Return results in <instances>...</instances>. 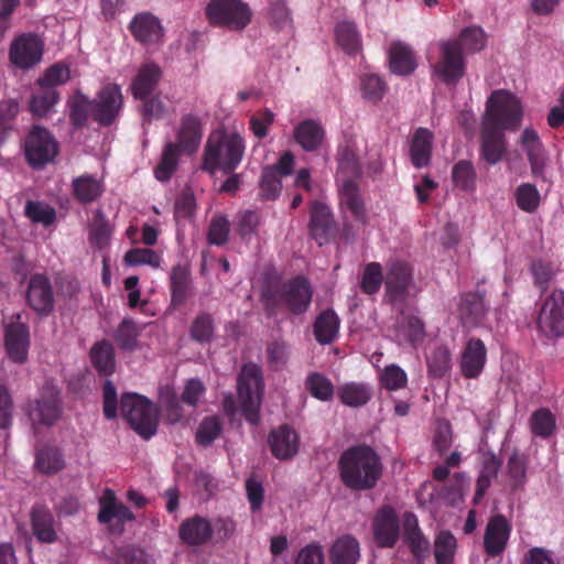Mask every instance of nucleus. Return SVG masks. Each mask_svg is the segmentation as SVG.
<instances>
[{
    "label": "nucleus",
    "mask_w": 564,
    "mask_h": 564,
    "mask_svg": "<svg viewBox=\"0 0 564 564\" xmlns=\"http://www.w3.org/2000/svg\"><path fill=\"white\" fill-rule=\"evenodd\" d=\"M338 468L344 485L358 491L375 488L382 475L381 459L368 445L347 448L340 455Z\"/></svg>",
    "instance_id": "obj_2"
},
{
    "label": "nucleus",
    "mask_w": 564,
    "mask_h": 564,
    "mask_svg": "<svg viewBox=\"0 0 564 564\" xmlns=\"http://www.w3.org/2000/svg\"><path fill=\"white\" fill-rule=\"evenodd\" d=\"M124 262L128 265H141L149 264L153 268H159L161 258L160 256L152 249L149 248H134L129 250L124 254Z\"/></svg>",
    "instance_id": "obj_64"
},
{
    "label": "nucleus",
    "mask_w": 564,
    "mask_h": 564,
    "mask_svg": "<svg viewBox=\"0 0 564 564\" xmlns=\"http://www.w3.org/2000/svg\"><path fill=\"white\" fill-rule=\"evenodd\" d=\"M4 348L11 361L24 364L28 360L30 348L29 326L19 321L4 326Z\"/></svg>",
    "instance_id": "obj_16"
},
{
    "label": "nucleus",
    "mask_w": 564,
    "mask_h": 564,
    "mask_svg": "<svg viewBox=\"0 0 564 564\" xmlns=\"http://www.w3.org/2000/svg\"><path fill=\"white\" fill-rule=\"evenodd\" d=\"M260 217L254 210H245L237 215V232L245 241H250L256 235Z\"/></svg>",
    "instance_id": "obj_63"
},
{
    "label": "nucleus",
    "mask_w": 564,
    "mask_h": 564,
    "mask_svg": "<svg viewBox=\"0 0 564 564\" xmlns=\"http://www.w3.org/2000/svg\"><path fill=\"white\" fill-rule=\"evenodd\" d=\"M90 360L99 375L111 376L116 368L115 349L111 343L106 339L95 343L90 349Z\"/></svg>",
    "instance_id": "obj_39"
},
{
    "label": "nucleus",
    "mask_w": 564,
    "mask_h": 564,
    "mask_svg": "<svg viewBox=\"0 0 564 564\" xmlns=\"http://www.w3.org/2000/svg\"><path fill=\"white\" fill-rule=\"evenodd\" d=\"M70 79V68L67 63L57 62L47 67L36 80L39 87L55 88Z\"/></svg>",
    "instance_id": "obj_52"
},
{
    "label": "nucleus",
    "mask_w": 564,
    "mask_h": 564,
    "mask_svg": "<svg viewBox=\"0 0 564 564\" xmlns=\"http://www.w3.org/2000/svg\"><path fill=\"white\" fill-rule=\"evenodd\" d=\"M458 42L465 54H475L486 46V34L479 26H468L462 30L458 37L451 39Z\"/></svg>",
    "instance_id": "obj_51"
},
{
    "label": "nucleus",
    "mask_w": 564,
    "mask_h": 564,
    "mask_svg": "<svg viewBox=\"0 0 564 564\" xmlns=\"http://www.w3.org/2000/svg\"><path fill=\"white\" fill-rule=\"evenodd\" d=\"M434 135L426 128H417L410 143V160L416 169L425 167L431 162Z\"/></svg>",
    "instance_id": "obj_29"
},
{
    "label": "nucleus",
    "mask_w": 564,
    "mask_h": 564,
    "mask_svg": "<svg viewBox=\"0 0 564 564\" xmlns=\"http://www.w3.org/2000/svg\"><path fill=\"white\" fill-rule=\"evenodd\" d=\"M332 564H356L359 558V543L351 535L338 538L330 551Z\"/></svg>",
    "instance_id": "obj_41"
},
{
    "label": "nucleus",
    "mask_w": 564,
    "mask_h": 564,
    "mask_svg": "<svg viewBox=\"0 0 564 564\" xmlns=\"http://www.w3.org/2000/svg\"><path fill=\"white\" fill-rule=\"evenodd\" d=\"M373 538L379 547H393L400 538V519L391 506L376 511L372 520Z\"/></svg>",
    "instance_id": "obj_14"
},
{
    "label": "nucleus",
    "mask_w": 564,
    "mask_h": 564,
    "mask_svg": "<svg viewBox=\"0 0 564 564\" xmlns=\"http://www.w3.org/2000/svg\"><path fill=\"white\" fill-rule=\"evenodd\" d=\"M338 174L343 180H355L360 175L358 158L352 149L344 147L338 150Z\"/></svg>",
    "instance_id": "obj_58"
},
{
    "label": "nucleus",
    "mask_w": 564,
    "mask_h": 564,
    "mask_svg": "<svg viewBox=\"0 0 564 564\" xmlns=\"http://www.w3.org/2000/svg\"><path fill=\"white\" fill-rule=\"evenodd\" d=\"M339 202L341 208L350 212L351 216L361 223H366L367 214L364 200L360 195L356 180H343L339 189Z\"/></svg>",
    "instance_id": "obj_31"
},
{
    "label": "nucleus",
    "mask_w": 564,
    "mask_h": 564,
    "mask_svg": "<svg viewBox=\"0 0 564 564\" xmlns=\"http://www.w3.org/2000/svg\"><path fill=\"white\" fill-rule=\"evenodd\" d=\"M212 522L199 514L186 518L178 528V538L189 546H202L212 539Z\"/></svg>",
    "instance_id": "obj_23"
},
{
    "label": "nucleus",
    "mask_w": 564,
    "mask_h": 564,
    "mask_svg": "<svg viewBox=\"0 0 564 564\" xmlns=\"http://www.w3.org/2000/svg\"><path fill=\"white\" fill-rule=\"evenodd\" d=\"M185 151L175 141L167 142L161 153L160 161L154 169V176L160 182H169L175 173L180 159Z\"/></svg>",
    "instance_id": "obj_37"
},
{
    "label": "nucleus",
    "mask_w": 564,
    "mask_h": 564,
    "mask_svg": "<svg viewBox=\"0 0 564 564\" xmlns=\"http://www.w3.org/2000/svg\"><path fill=\"white\" fill-rule=\"evenodd\" d=\"M338 397L345 405L359 408L371 400L372 389L365 382H347L339 387Z\"/></svg>",
    "instance_id": "obj_42"
},
{
    "label": "nucleus",
    "mask_w": 564,
    "mask_h": 564,
    "mask_svg": "<svg viewBox=\"0 0 564 564\" xmlns=\"http://www.w3.org/2000/svg\"><path fill=\"white\" fill-rule=\"evenodd\" d=\"M440 56L433 66L434 74L446 85H456L466 73L465 53L458 42L442 40L438 43Z\"/></svg>",
    "instance_id": "obj_8"
},
{
    "label": "nucleus",
    "mask_w": 564,
    "mask_h": 564,
    "mask_svg": "<svg viewBox=\"0 0 564 564\" xmlns=\"http://www.w3.org/2000/svg\"><path fill=\"white\" fill-rule=\"evenodd\" d=\"M403 541L410 549L416 564H423L430 555V541L419 527L417 517L405 512L402 518Z\"/></svg>",
    "instance_id": "obj_18"
},
{
    "label": "nucleus",
    "mask_w": 564,
    "mask_h": 564,
    "mask_svg": "<svg viewBox=\"0 0 564 564\" xmlns=\"http://www.w3.org/2000/svg\"><path fill=\"white\" fill-rule=\"evenodd\" d=\"M280 177L275 167H263L260 180V193L263 198L274 199L278 197L282 188Z\"/></svg>",
    "instance_id": "obj_61"
},
{
    "label": "nucleus",
    "mask_w": 564,
    "mask_h": 564,
    "mask_svg": "<svg viewBox=\"0 0 564 564\" xmlns=\"http://www.w3.org/2000/svg\"><path fill=\"white\" fill-rule=\"evenodd\" d=\"M487 361V348L484 341L473 337L467 343L462 352L459 368L463 377L467 379L478 378Z\"/></svg>",
    "instance_id": "obj_20"
},
{
    "label": "nucleus",
    "mask_w": 564,
    "mask_h": 564,
    "mask_svg": "<svg viewBox=\"0 0 564 564\" xmlns=\"http://www.w3.org/2000/svg\"><path fill=\"white\" fill-rule=\"evenodd\" d=\"M529 271L533 278V284L541 293H544L550 288V283L556 274V268L550 260L535 258L530 262Z\"/></svg>",
    "instance_id": "obj_45"
},
{
    "label": "nucleus",
    "mask_w": 564,
    "mask_h": 564,
    "mask_svg": "<svg viewBox=\"0 0 564 564\" xmlns=\"http://www.w3.org/2000/svg\"><path fill=\"white\" fill-rule=\"evenodd\" d=\"M306 391L315 399L322 402H328L333 399L335 388L329 378L321 372H311L305 379Z\"/></svg>",
    "instance_id": "obj_47"
},
{
    "label": "nucleus",
    "mask_w": 564,
    "mask_h": 564,
    "mask_svg": "<svg viewBox=\"0 0 564 564\" xmlns=\"http://www.w3.org/2000/svg\"><path fill=\"white\" fill-rule=\"evenodd\" d=\"M215 334L214 318L210 313L202 312L192 322L191 338L198 343H209Z\"/></svg>",
    "instance_id": "obj_54"
},
{
    "label": "nucleus",
    "mask_w": 564,
    "mask_h": 564,
    "mask_svg": "<svg viewBox=\"0 0 564 564\" xmlns=\"http://www.w3.org/2000/svg\"><path fill=\"white\" fill-rule=\"evenodd\" d=\"M159 401L166 412L169 423H180L183 420L184 403L172 387H160Z\"/></svg>",
    "instance_id": "obj_46"
},
{
    "label": "nucleus",
    "mask_w": 564,
    "mask_h": 564,
    "mask_svg": "<svg viewBox=\"0 0 564 564\" xmlns=\"http://www.w3.org/2000/svg\"><path fill=\"white\" fill-rule=\"evenodd\" d=\"M23 153L32 169L42 170L58 155L59 144L48 129L35 124L24 138Z\"/></svg>",
    "instance_id": "obj_6"
},
{
    "label": "nucleus",
    "mask_w": 564,
    "mask_h": 564,
    "mask_svg": "<svg viewBox=\"0 0 564 564\" xmlns=\"http://www.w3.org/2000/svg\"><path fill=\"white\" fill-rule=\"evenodd\" d=\"M520 142L527 152L532 173H541L544 166V154L538 132L532 128H525L521 134Z\"/></svg>",
    "instance_id": "obj_40"
},
{
    "label": "nucleus",
    "mask_w": 564,
    "mask_h": 564,
    "mask_svg": "<svg viewBox=\"0 0 564 564\" xmlns=\"http://www.w3.org/2000/svg\"><path fill=\"white\" fill-rule=\"evenodd\" d=\"M293 138L304 151L315 152L322 148L326 131L318 121L305 119L294 127Z\"/></svg>",
    "instance_id": "obj_25"
},
{
    "label": "nucleus",
    "mask_w": 564,
    "mask_h": 564,
    "mask_svg": "<svg viewBox=\"0 0 564 564\" xmlns=\"http://www.w3.org/2000/svg\"><path fill=\"white\" fill-rule=\"evenodd\" d=\"M205 14L212 25L243 30L251 21V10L241 0H210Z\"/></svg>",
    "instance_id": "obj_7"
},
{
    "label": "nucleus",
    "mask_w": 564,
    "mask_h": 564,
    "mask_svg": "<svg viewBox=\"0 0 564 564\" xmlns=\"http://www.w3.org/2000/svg\"><path fill=\"white\" fill-rule=\"evenodd\" d=\"M61 415L58 391L53 387L45 388L39 400L30 405L29 416L32 423H55Z\"/></svg>",
    "instance_id": "obj_22"
},
{
    "label": "nucleus",
    "mask_w": 564,
    "mask_h": 564,
    "mask_svg": "<svg viewBox=\"0 0 564 564\" xmlns=\"http://www.w3.org/2000/svg\"><path fill=\"white\" fill-rule=\"evenodd\" d=\"M538 328L547 337L564 334V291L554 290L542 303L536 319Z\"/></svg>",
    "instance_id": "obj_10"
},
{
    "label": "nucleus",
    "mask_w": 564,
    "mask_h": 564,
    "mask_svg": "<svg viewBox=\"0 0 564 564\" xmlns=\"http://www.w3.org/2000/svg\"><path fill=\"white\" fill-rule=\"evenodd\" d=\"M25 299L28 305L40 316L50 315L55 305L54 292L51 280L42 273L31 275Z\"/></svg>",
    "instance_id": "obj_13"
},
{
    "label": "nucleus",
    "mask_w": 564,
    "mask_h": 564,
    "mask_svg": "<svg viewBox=\"0 0 564 564\" xmlns=\"http://www.w3.org/2000/svg\"><path fill=\"white\" fill-rule=\"evenodd\" d=\"M313 299V289L307 278L296 275L280 285H271L262 291L261 301L268 317L280 311L293 315L306 313Z\"/></svg>",
    "instance_id": "obj_3"
},
{
    "label": "nucleus",
    "mask_w": 564,
    "mask_h": 564,
    "mask_svg": "<svg viewBox=\"0 0 564 564\" xmlns=\"http://www.w3.org/2000/svg\"><path fill=\"white\" fill-rule=\"evenodd\" d=\"M162 77V70L154 62L144 63L131 83V93L135 99L152 95Z\"/></svg>",
    "instance_id": "obj_27"
},
{
    "label": "nucleus",
    "mask_w": 564,
    "mask_h": 564,
    "mask_svg": "<svg viewBox=\"0 0 564 564\" xmlns=\"http://www.w3.org/2000/svg\"><path fill=\"white\" fill-rule=\"evenodd\" d=\"M94 101L77 91L69 100V120L76 128L84 127L89 116H93Z\"/></svg>",
    "instance_id": "obj_49"
},
{
    "label": "nucleus",
    "mask_w": 564,
    "mask_h": 564,
    "mask_svg": "<svg viewBox=\"0 0 564 564\" xmlns=\"http://www.w3.org/2000/svg\"><path fill=\"white\" fill-rule=\"evenodd\" d=\"M119 408L127 423H159L160 421V405L135 392L122 393Z\"/></svg>",
    "instance_id": "obj_9"
},
{
    "label": "nucleus",
    "mask_w": 564,
    "mask_h": 564,
    "mask_svg": "<svg viewBox=\"0 0 564 564\" xmlns=\"http://www.w3.org/2000/svg\"><path fill=\"white\" fill-rule=\"evenodd\" d=\"M113 519H117L119 522L124 523L134 520V514L126 505L117 501V498L112 490L107 489L100 501L98 521L100 523H109Z\"/></svg>",
    "instance_id": "obj_34"
},
{
    "label": "nucleus",
    "mask_w": 564,
    "mask_h": 564,
    "mask_svg": "<svg viewBox=\"0 0 564 564\" xmlns=\"http://www.w3.org/2000/svg\"><path fill=\"white\" fill-rule=\"evenodd\" d=\"M264 383L262 369L253 362L245 364L237 378L238 402L249 423H257Z\"/></svg>",
    "instance_id": "obj_5"
},
{
    "label": "nucleus",
    "mask_w": 564,
    "mask_h": 564,
    "mask_svg": "<svg viewBox=\"0 0 564 564\" xmlns=\"http://www.w3.org/2000/svg\"><path fill=\"white\" fill-rule=\"evenodd\" d=\"M360 90L365 100L378 104L386 95L388 86L379 75L366 74L360 78Z\"/></svg>",
    "instance_id": "obj_53"
},
{
    "label": "nucleus",
    "mask_w": 564,
    "mask_h": 564,
    "mask_svg": "<svg viewBox=\"0 0 564 564\" xmlns=\"http://www.w3.org/2000/svg\"><path fill=\"white\" fill-rule=\"evenodd\" d=\"M398 333L400 340L410 344L422 341L425 336L424 323L415 315H404L398 322Z\"/></svg>",
    "instance_id": "obj_50"
},
{
    "label": "nucleus",
    "mask_w": 564,
    "mask_h": 564,
    "mask_svg": "<svg viewBox=\"0 0 564 564\" xmlns=\"http://www.w3.org/2000/svg\"><path fill=\"white\" fill-rule=\"evenodd\" d=\"M59 101V93L55 88L40 87L29 100V110L33 117H46Z\"/></svg>",
    "instance_id": "obj_43"
},
{
    "label": "nucleus",
    "mask_w": 564,
    "mask_h": 564,
    "mask_svg": "<svg viewBox=\"0 0 564 564\" xmlns=\"http://www.w3.org/2000/svg\"><path fill=\"white\" fill-rule=\"evenodd\" d=\"M335 37L337 44L349 55L358 53L361 47L360 35L352 22H339L335 29Z\"/></svg>",
    "instance_id": "obj_44"
},
{
    "label": "nucleus",
    "mask_w": 564,
    "mask_h": 564,
    "mask_svg": "<svg viewBox=\"0 0 564 564\" xmlns=\"http://www.w3.org/2000/svg\"><path fill=\"white\" fill-rule=\"evenodd\" d=\"M32 532L37 541L53 543L57 540L55 518L50 508L43 503H35L30 512Z\"/></svg>",
    "instance_id": "obj_26"
},
{
    "label": "nucleus",
    "mask_w": 564,
    "mask_h": 564,
    "mask_svg": "<svg viewBox=\"0 0 564 564\" xmlns=\"http://www.w3.org/2000/svg\"><path fill=\"white\" fill-rule=\"evenodd\" d=\"M383 281L384 278L381 264L378 262H370L366 264L364 269L360 289L365 294L373 295L378 293Z\"/></svg>",
    "instance_id": "obj_57"
},
{
    "label": "nucleus",
    "mask_w": 564,
    "mask_h": 564,
    "mask_svg": "<svg viewBox=\"0 0 564 564\" xmlns=\"http://www.w3.org/2000/svg\"><path fill=\"white\" fill-rule=\"evenodd\" d=\"M191 290V271L187 267L176 264L170 273L171 305L181 307L185 304Z\"/></svg>",
    "instance_id": "obj_35"
},
{
    "label": "nucleus",
    "mask_w": 564,
    "mask_h": 564,
    "mask_svg": "<svg viewBox=\"0 0 564 564\" xmlns=\"http://www.w3.org/2000/svg\"><path fill=\"white\" fill-rule=\"evenodd\" d=\"M311 236L323 246L328 241L329 235L335 228V223L330 209L323 203L315 202L311 209L310 219Z\"/></svg>",
    "instance_id": "obj_28"
},
{
    "label": "nucleus",
    "mask_w": 564,
    "mask_h": 564,
    "mask_svg": "<svg viewBox=\"0 0 564 564\" xmlns=\"http://www.w3.org/2000/svg\"><path fill=\"white\" fill-rule=\"evenodd\" d=\"M457 549L456 538L449 531H441L434 540L436 564H453Z\"/></svg>",
    "instance_id": "obj_48"
},
{
    "label": "nucleus",
    "mask_w": 564,
    "mask_h": 564,
    "mask_svg": "<svg viewBox=\"0 0 564 564\" xmlns=\"http://www.w3.org/2000/svg\"><path fill=\"white\" fill-rule=\"evenodd\" d=\"M389 66L391 73L395 75L412 74L416 68L412 48L402 42H393L389 48Z\"/></svg>",
    "instance_id": "obj_33"
},
{
    "label": "nucleus",
    "mask_w": 564,
    "mask_h": 564,
    "mask_svg": "<svg viewBox=\"0 0 564 564\" xmlns=\"http://www.w3.org/2000/svg\"><path fill=\"white\" fill-rule=\"evenodd\" d=\"M246 150L245 139L237 132L212 133L205 144L200 170L214 175L217 170L232 173L241 163Z\"/></svg>",
    "instance_id": "obj_4"
},
{
    "label": "nucleus",
    "mask_w": 564,
    "mask_h": 564,
    "mask_svg": "<svg viewBox=\"0 0 564 564\" xmlns=\"http://www.w3.org/2000/svg\"><path fill=\"white\" fill-rule=\"evenodd\" d=\"M272 455L278 459L293 457L299 451V435L290 425H279L268 437Z\"/></svg>",
    "instance_id": "obj_24"
},
{
    "label": "nucleus",
    "mask_w": 564,
    "mask_h": 564,
    "mask_svg": "<svg viewBox=\"0 0 564 564\" xmlns=\"http://www.w3.org/2000/svg\"><path fill=\"white\" fill-rule=\"evenodd\" d=\"M380 384L389 391L400 390L408 384L406 372L398 365L386 366L379 377Z\"/></svg>",
    "instance_id": "obj_60"
},
{
    "label": "nucleus",
    "mask_w": 564,
    "mask_h": 564,
    "mask_svg": "<svg viewBox=\"0 0 564 564\" xmlns=\"http://www.w3.org/2000/svg\"><path fill=\"white\" fill-rule=\"evenodd\" d=\"M105 192L101 180L91 174H83L72 181V193L74 198L82 204L97 202Z\"/></svg>",
    "instance_id": "obj_32"
},
{
    "label": "nucleus",
    "mask_w": 564,
    "mask_h": 564,
    "mask_svg": "<svg viewBox=\"0 0 564 564\" xmlns=\"http://www.w3.org/2000/svg\"><path fill=\"white\" fill-rule=\"evenodd\" d=\"M522 117V105L513 94L503 89L491 93L480 133V154L488 164L495 165L502 160L507 150L505 131L518 130Z\"/></svg>",
    "instance_id": "obj_1"
},
{
    "label": "nucleus",
    "mask_w": 564,
    "mask_h": 564,
    "mask_svg": "<svg viewBox=\"0 0 564 564\" xmlns=\"http://www.w3.org/2000/svg\"><path fill=\"white\" fill-rule=\"evenodd\" d=\"M93 101V119L105 127L112 124L123 106L120 86L117 84L105 85Z\"/></svg>",
    "instance_id": "obj_12"
},
{
    "label": "nucleus",
    "mask_w": 564,
    "mask_h": 564,
    "mask_svg": "<svg viewBox=\"0 0 564 564\" xmlns=\"http://www.w3.org/2000/svg\"><path fill=\"white\" fill-rule=\"evenodd\" d=\"M203 139V120L193 112L182 116L176 132V143L181 144L186 155H193L198 150Z\"/></svg>",
    "instance_id": "obj_21"
},
{
    "label": "nucleus",
    "mask_w": 564,
    "mask_h": 564,
    "mask_svg": "<svg viewBox=\"0 0 564 564\" xmlns=\"http://www.w3.org/2000/svg\"><path fill=\"white\" fill-rule=\"evenodd\" d=\"M412 281L413 272L409 263L401 260L390 262L384 276L386 293L389 301L391 303L403 301Z\"/></svg>",
    "instance_id": "obj_15"
},
{
    "label": "nucleus",
    "mask_w": 564,
    "mask_h": 564,
    "mask_svg": "<svg viewBox=\"0 0 564 564\" xmlns=\"http://www.w3.org/2000/svg\"><path fill=\"white\" fill-rule=\"evenodd\" d=\"M511 524L503 514L492 516L484 534V550L490 557L500 556L508 544Z\"/></svg>",
    "instance_id": "obj_17"
},
{
    "label": "nucleus",
    "mask_w": 564,
    "mask_h": 564,
    "mask_svg": "<svg viewBox=\"0 0 564 564\" xmlns=\"http://www.w3.org/2000/svg\"><path fill=\"white\" fill-rule=\"evenodd\" d=\"M340 319L334 310L322 311L313 325V333L316 341L321 345H328L335 341L338 336Z\"/></svg>",
    "instance_id": "obj_36"
},
{
    "label": "nucleus",
    "mask_w": 564,
    "mask_h": 564,
    "mask_svg": "<svg viewBox=\"0 0 564 564\" xmlns=\"http://www.w3.org/2000/svg\"><path fill=\"white\" fill-rule=\"evenodd\" d=\"M429 375L434 378H443L452 368L451 351L445 346L436 347L427 357Z\"/></svg>",
    "instance_id": "obj_55"
},
{
    "label": "nucleus",
    "mask_w": 564,
    "mask_h": 564,
    "mask_svg": "<svg viewBox=\"0 0 564 564\" xmlns=\"http://www.w3.org/2000/svg\"><path fill=\"white\" fill-rule=\"evenodd\" d=\"M518 207L525 213H533L540 205V193L535 185L523 183L519 185L514 193Z\"/></svg>",
    "instance_id": "obj_59"
},
{
    "label": "nucleus",
    "mask_w": 564,
    "mask_h": 564,
    "mask_svg": "<svg viewBox=\"0 0 564 564\" xmlns=\"http://www.w3.org/2000/svg\"><path fill=\"white\" fill-rule=\"evenodd\" d=\"M453 183L456 187L471 192L476 185V171L471 162L462 160L458 161L452 170Z\"/></svg>",
    "instance_id": "obj_56"
},
{
    "label": "nucleus",
    "mask_w": 564,
    "mask_h": 564,
    "mask_svg": "<svg viewBox=\"0 0 564 564\" xmlns=\"http://www.w3.org/2000/svg\"><path fill=\"white\" fill-rule=\"evenodd\" d=\"M487 313L484 296L478 292H467L460 295L457 305V316L462 326L473 329L481 324Z\"/></svg>",
    "instance_id": "obj_19"
},
{
    "label": "nucleus",
    "mask_w": 564,
    "mask_h": 564,
    "mask_svg": "<svg viewBox=\"0 0 564 564\" xmlns=\"http://www.w3.org/2000/svg\"><path fill=\"white\" fill-rule=\"evenodd\" d=\"M34 466L41 474L55 475L65 468L63 453L56 446L37 445Z\"/></svg>",
    "instance_id": "obj_38"
},
{
    "label": "nucleus",
    "mask_w": 564,
    "mask_h": 564,
    "mask_svg": "<svg viewBox=\"0 0 564 564\" xmlns=\"http://www.w3.org/2000/svg\"><path fill=\"white\" fill-rule=\"evenodd\" d=\"M44 43L34 33L17 36L9 50V59L18 68L28 70L36 66L43 57Z\"/></svg>",
    "instance_id": "obj_11"
},
{
    "label": "nucleus",
    "mask_w": 564,
    "mask_h": 564,
    "mask_svg": "<svg viewBox=\"0 0 564 564\" xmlns=\"http://www.w3.org/2000/svg\"><path fill=\"white\" fill-rule=\"evenodd\" d=\"M230 232V224L227 217L216 216L210 220L207 241L213 246H225L228 242Z\"/></svg>",
    "instance_id": "obj_62"
},
{
    "label": "nucleus",
    "mask_w": 564,
    "mask_h": 564,
    "mask_svg": "<svg viewBox=\"0 0 564 564\" xmlns=\"http://www.w3.org/2000/svg\"><path fill=\"white\" fill-rule=\"evenodd\" d=\"M134 39L141 43L159 42L163 35V28L158 18L151 13L137 14L130 23Z\"/></svg>",
    "instance_id": "obj_30"
}]
</instances>
